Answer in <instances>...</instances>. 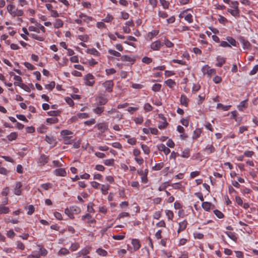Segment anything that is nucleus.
I'll return each instance as SVG.
<instances>
[{"instance_id": "nucleus-1", "label": "nucleus", "mask_w": 258, "mask_h": 258, "mask_svg": "<svg viewBox=\"0 0 258 258\" xmlns=\"http://www.w3.org/2000/svg\"><path fill=\"white\" fill-rule=\"evenodd\" d=\"M227 4H229L230 8L227 9V12L229 13L232 16L236 18H239L240 16V10L239 9V3L236 1H230V0H223Z\"/></svg>"}, {"instance_id": "nucleus-34", "label": "nucleus", "mask_w": 258, "mask_h": 258, "mask_svg": "<svg viewBox=\"0 0 258 258\" xmlns=\"http://www.w3.org/2000/svg\"><path fill=\"white\" fill-rule=\"evenodd\" d=\"M73 138L72 136L63 137L64 143L67 145L72 144L74 141Z\"/></svg>"}, {"instance_id": "nucleus-60", "label": "nucleus", "mask_w": 258, "mask_h": 258, "mask_svg": "<svg viewBox=\"0 0 258 258\" xmlns=\"http://www.w3.org/2000/svg\"><path fill=\"white\" fill-rule=\"evenodd\" d=\"M79 247H80L79 244L77 242H75L71 244L70 248H71V251H74L77 250L79 248Z\"/></svg>"}, {"instance_id": "nucleus-53", "label": "nucleus", "mask_w": 258, "mask_h": 258, "mask_svg": "<svg viewBox=\"0 0 258 258\" xmlns=\"http://www.w3.org/2000/svg\"><path fill=\"white\" fill-rule=\"evenodd\" d=\"M162 85L160 84H155L152 87V90L154 92H158L161 90Z\"/></svg>"}, {"instance_id": "nucleus-26", "label": "nucleus", "mask_w": 258, "mask_h": 258, "mask_svg": "<svg viewBox=\"0 0 258 258\" xmlns=\"http://www.w3.org/2000/svg\"><path fill=\"white\" fill-rule=\"evenodd\" d=\"M98 129L102 133L104 132L108 128V125L106 123L102 122L97 124Z\"/></svg>"}, {"instance_id": "nucleus-36", "label": "nucleus", "mask_w": 258, "mask_h": 258, "mask_svg": "<svg viewBox=\"0 0 258 258\" xmlns=\"http://www.w3.org/2000/svg\"><path fill=\"white\" fill-rule=\"evenodd\" d=\"M104 110V107L101 106H97V107L93 109V112L98 115L101 114L103 112Z\"/></svg>"}, {"instance_id": "nucleus-59", "label": "nucleus", "mask_w": 258, "mask_h": 258, "mask_svg": "<svg viewBox=\"0 0 258 258\" xmlns=\"http://www.w3.org/2000/svg\"><path fill=\"white\" fill-rule=\"evenodd\" d=\"M184 18L189 23H191L193 22L192 16L191 14H187Z\"/></svg>"}, {"instance_id": "nucleus-57", "label": "nucleus", "mask_w": 258, "mask_h": 258, "mask_svg": "<svg viewBox=\"0 0 258 258\" xmlns=\"http://www.w3.org/2000/svg\"><path fill=\"white\" fill-rule=\"evenodd\" d=\"M144 109L145 112H150L152 110L153 107L149 103H146L145 104L144 106Z\"/></svg>"}, {"instance_id": "nucleus-15", "label": "nucleus", "mask_w": 258, "mask_h": 258, "mask_svg": "<svg viewBox=\"0 0 258 258\" xmlns=\"http://www.w3.org/2000/svg\"><path fill=\"white\" fill-rule=\"evenodd\" d=\"M132 244L133 245L134 250L135 251L139 250L141 246V243L140 240L139 239H136V238H134V239H132Z\"/></svg>"}, {"instance_id": "nucleus-23", "label": "nucleus", "mask_w": 258, "mask_h": 258, "mask_svg": "<svg viewBox=\"0 0 258 258\" xmlns=\"http://www.w3.org/2000/svg\"><path fill=\"white\" fill-rule=\"evenodd\" d=\"M189 99L185 95H181L180 97V102L182 105L187 107L188 105Z\"/></svg>"}, {"instance_id": "nucleus-29", "label": "nucleus", "mask_w": 258, "mask_h": 258, "mask_svg": "<svg viewBox=\"0 0 258 258\" xmlns=\"http://www.w3.org/2000/svg\"><path fill=\"white\" fill-rule=\"evenodd\" d=\"M231 107V105H224L222 103H218L217 105V108L222 109L223 111H228Z\"/></svg>"}, {"instance_id": "nucleus-46", "label": "nucleus", "mask_w": 258, "mask_h": 258, "mask_svg": "<svg viewBox=\"0 0 258 258\" xmlns=\"http://www.w3.org/2000/svg\"><path fill=\"white\" fill-rule=\"evenodd\" d=\"M165 214L167 217H168V219L169 220H172L174 217V214L173 212L169 210H165Z\"/></svg>"}, {"instance_id": "nucleus-3", "label": "nucleus", "mask_w": 258, "mask_h": 258, "mask_svg": "<svg viewBox=\"0 0 258 258\" xmlns=\"http://www.w3.org/2000/svg\"><path fill=\"white\" fill-rule=\"evenodd\" d=\"M39 250H34L31 254L28 256L29 258H39L41 256L47 255L48 251L42 245H38Z\"/></svg>"}, {"instance_id": "nucleus-20", "label": "nucleus", "mask_w": 258, "mask_h": 258, "mask_svg": "<svg viewBox=\"0 0 258 258\" xmlns=\"http://www.w3.org/2000/svg\"><path fill=\"white\" fill-rule=\"evenodd\" d=\"M53 173L56 176H65L67 175L65 169L61 168L56 169Z\"/></svg>"}, {"instance_id": "nucleus-51", "label": "nucleus", "mask_w": 258, "mask_h": 258, "mask_svg": "<svg viewBox=\"0 0 258 258\" xmlns=\"http://www.w3.org/2000/svg\"><path fill=\"white\" fill-rule=\"evenodd\" d=\"M94 204L92 203V202H90L89 203L88 205H87V211L89 213H95V210L93 208V206H94Z\"/></svg>"}, {"instance_id": "nucleus-44", "label": "nucleus", "mask_w": 258, "mask_h": 258, "mask_svg": "<svg viewBox=\"0 0 258 258\" xmlns=\"http://www.w3.org/2000/svg\"><path fill=\"white\" fill-rule=\"evenodd\" d=\"M134 121L136 124H141L143 122L144 118L142 115H139L138 117L134 118Z\"/></svg>"}, {"instance_id": "nucleus-42", "label": "nucleus", "mask_w": 258, "mask_h": 258, "mask_svg": "<svg viewBox=\"0 0 258 258\" xmlns=\"http://www.w3.org/2000/svg\"><path fill=\"white\" fill-rule=\"evenodd\" d=\"M170 185V183L169 182L166 181L163 182L158 188L159 191H164L166 190V188Z\"/></svg>"}, {"instance_id": "nucleus-38", "label": "nucleus", "mask_w": 258, "mask_h": 258, "mask_svg": "<svg viewBox=\"0 0 258 258\" xmlns=\"http://www.w3.org/2000/svg\"><path fill=\"white\" fill-rule=\"evenodd\" d=\"M190 149L189 148H186L182 151L181 156L183 158H188L190 156Z\"/></svg>"}, {"instance_id": "nucleus-41", "label": "nucleus", "mask_w": 258, "mask_h": 258, "mask_svg": "<svg viewBox=\"0 0 258 258\" xmlns=\"http://www.w3.org/2000/svg\"><path fill=\"white\" fill-rule=\"evenodd\" d=\"M164 83L170 88H173L176 84L175 82L171 79L167 80Z\"/></svg>"}, {"instance_id": "nucleus-24", "label": "nucleus", "mask_w": 258, "mask_h": 258, "mask_svg": "<svg viewBox=\"0 0 258 258\" xmlns=\"http://www.w3.org/2000/svg\"><path fill=\"white\" fill-rule=\"evenodd\" d=\"M86 52L95 56H99L100 55V52L94 48L87 49Z\"/></svg>"}, {"instance_id": "nucleus-16", "label": "nucleus", "mask_w": 258, "mask_h": 258, "mask_svg": "<svg viewBox=\"0 0 258 258\" xmlns=\"http://www.w3.org/2000/svg\"><path fill=\"white\" fill-rule=\"evenodd\" d=\"M22 184L20 182H17L16 183L15 187L14 190V193L17 196H20L22 193L21 187Z\"/></svg>"}, {"instance_id": "nucleus-9", "label": "nucleus", "mask_w": 258, "mask_h": 258, "mask_svg": "<svg viewBox=\"0 0 258 258\" xmlns=\"http://www.w3.org/2000/svg\"><path fill=\"white\" fill-rule=\"evenodd\" d=\"M163 45V43L158 40L152 42L150 45V48L154 51H157L160 50Z\"/></svg>"}, {"instance_id": "nucleus-33", "label": "nucleus", "mask_w": 258, "mask_h": 258, "mask_svg": "<svg viewBox=\"0 0 258 258\" xmlns=\"http://www.w3.org/2000/svg\"><path fill=\"white\" fill-rule=\"evenodd\" d=\"M226 234L232 240L236 241L237 239V237L236 234L234 232L231 231H226L225 232Z\"/></svg>"}, {"instance_id": "nucleus-40", "label": "nucleus", "mask_w": 258, "mask_h": 258, "mask_svg": "<svg viewBox=\"0 0 258 258\" xmlns=\"http://www.w3.org/2000/svg\"><path fill=\"white\" fill-rule=\"evenodd\" d=\"M164 167L163 162L156 163L155 166L152 167V170L154 171H158L161 170Z\"/></svg>"}, {"instance_id": "nucleus-49", "label": "nucleus", "mask_w": 258, "mask_h": 258, "mask_svg": "<svg viewBox=\"0 0 258 258\" xmlns=\"http://www.w3.org/2000/svg\"><path fill=\"white\" fill-rule=\"evenodd\" d=\"M96 252L101 256H106L107 254V252L105 250L99 248L96 250Z\"/></svg>"}, {"instance_id": "nucleus-39", "label": "nucleus", "mask_w": 258, "mask_h": 258, "mask_svg": "<svg viewBox=\"0 0 258 258\" xmlns=\"http://www.w3.org/2000/svg\"><path fill=\"white\" fill-rule=\"evenodd\" d=\"M18 137V134L16 132H12L10 135L7 136V138L10 141H12L17 139Z\"/></svg>"}, {"instance_id": "nucleus-32", "label": "nucleus", "mask_w": 258, "mask_h": 258, "mask_svg": "<svg viewBox=\"0 0 258 258\" xmlns=\"http://www.w3.org/2000/svg\"><path fill=\"white\" fill-rule=\"evenodd\" d=\"M202 133V130L201 128H196L195 131L194 132L193 136H192V139L194 140H196L198 138H199L201 134Z\"/></svg>"}, {"instance_id": "nucleus-63", "label": "nucleus", "mask_w": 258, "mask_h": 258, "mask_svg": "<svg viewBox=\"0 0 258 258\" xmlns=\"http://www.w3.org/2000/svg\"><path fill=\"white\" fill-rule=\"evenodd\" d=\"M215 215L219 219H221L224 217V214L219 210H215L214 211Z\"/></svg>"}, {"instance_id": "nucleus-2", "label": "nucleus", "mask_w": 258, "mask_h": 258, "mask_svg": "<svg viewBox=\"0 0 258 258\" xmlns=\"http://www.w3.org/2000/svg\"><path fill=\"white\" fill-rule=\"evenodd\" d=\"M81 212V208L75 205L68 207L64 210L65 214L71 219H74V215L80 214Z\"/></svg>"}, {"instance_id": "nucleus-4", "label": "nucleus", "mask_w": 258, "mask_h": 258, "mask_svg": "<svg viewBox=\"0 0 258 258\" xmlns=\"http://www.w3.org/2000/svg\"><path fill=\"white\" fill-rule=\"evenodd\" d=\"M7 11L13 17H20L23 15V11L21 10L16 9L13 5H9L7 6Z\"/></svg>"}, {"instance_id": "nucleus-8", "label": "nucleus", "mask_w": 258, "mask_h": 258, "mask_svg": "<svg viewBox=\"0 0 258 258\" xmlns=\"http://www.w3.org/2000/svg\"><path fill=\"white\" fill-rule=\"evenodd\" d=\"M102 86L105 88V90L109 93L113 91L114 83L113 80H107L102 83Z\"/></svg>"}, {"instance_id": "nucleus-11", "label": "nucleus", "mask_w": 258, "mask_h": 258, "mask_svg": "<svg viewBox=\"0 0 258 258\" xmlns=\"http://www.w3.org/2000/svg\"><path fill=\"white\" fill-rule=\"evenodd\" d=\"M78 17L79 18L82 19L83 23H85L87 24H89L93 19V18L92 17L87 16L86 14H83L82 13H80Z\"/></svg>"}, {"instance_id": "nucleus-50", "label": "nucleus", "mask_w": 258, "mask_h": 258, "mask_svg": "<svg viewBox=\"0 0 258 258\" xmlns=\"http://www.w3.org/2000/svg\"><path fill=\"white\" fill-rule=\"evenodd\" d=\"M114 160L113 159H106L103 161V163L106 166H113Z\"/></svg>"}, {"instance_id": "nucleus-48", "label": "nucleus", "mask_w": 258, "mask_h": 258, "mask_svg": "<svg viewBox=\"0 0 258 258\" xmlns=\"http://www.w3.org/2000/svg\"><path fill=\"white\" fill-rule=\"evenodd\" d=\"M141 148L145 154H149L150 152V150L149 147L147 145L145 144H142Z\"/></svg>"}, {"instance_id": "nucleus-7", "label": "nucleus", "mask_w": 258, "mask_h": 258, "mask_svg": "<svg viewBox=\"0 0 258 258\" xmlns=\"http://www.w3.org/2000/svg\"><path fill=\"white\" fill-rule=\"evenodd\" d=\"M22 31L24 34L29 35L31 38H33L35 40H38L40 41H43L45 39V37H44V36H42V35H38L37 34H34V33H31V34H29L27 28L25 27L22 28Z\"/></svg>"}, {"instance_id": "nucleus-27", "label": "nucleus", "mask_w": 258, "mask_h": 258, "mask_svg": "<svg viewBox=\"0 0 258 258\" xmlns=\"http://www.w3.org/2000/svg\"><path fill=\"white\" fill-rule=\"evenodd\" d=\"M204 151L208 155L214 153L215 151V148L212 145H208L204 149Z\"/></svg>"}, {"instance_id": "nucleus-54", "label": "nucleus", "mask_w": 258, "mask_h": 258, "mask_svg": "<svg viewBox=\"0 0 258 258\" xmlns=\"http://www.w3.org/2000/svg\"><path fill=\"white\" fill-rule=\"evenodd\" d=\"M160 4L164 9H168L169 6V3L166 0H159Z\"/></svg>"}, {"instance_id": "nucleus-22", "label": "nucleus", "mask_w": 258, "mask_h": 258, "mask_svg": "<svg viewBox=\"0 0 258 258\" xmlns=\"http://www.w3.org/2000/svg\"><path fill=\"white\" fill-rule=\"evenodd\" d=\"M216 60L218 62L216 64V66L221 67L226 62V58L218 55L216 57Z\"/></svg>"}, {"instance_id": "nucleus-37", "label": "nucleus", "mask_w": 258, "mask_h": 258, "mask_svg": "<svg viewBox=\"0 0 258 258\" xmlns=\"http://www.w3.org/2000/svg\"><path fill=\"white\" fill-rule=\"evenodd\" d=\"M110 188V185L109 184H102L101 185V190L102 194L106 195L108 193V190Z\"/></svg>"}, {"instance_id": "nucleus-28", "label": "nucleus", "mask_w": 258, "mask_h": 258, "mask_svg": "<svg viewBox=\"0 0 258 258\" xmlns=\"http://www.w3.org/2000/svg\"><path fill=\"white\" fill-rule=\"evenodd\" d=\"M240 42L242 44V47L243 49H249L250 48V47L251 46V44L248 40H246L244 39V38H242L240 40Z\"/></svg>"}, {"instance_id": "nucleus-58", "label": "nucleus", "mask_w": 258, "mask_h": 258, "mask_svg": "<svg viewBox=\"0 0 258 258\" xmlns=\"http://www.w3.org/2000/svg\"><path fill=\"white\" fill-rule=\"evenodd\" d=\"M108 53L112 55L115 57H120L121 56V54L119 52H118L114 50H113V49H109Z\"/></svg>"}, {"instance_id": "nucleus-18", "label": "nucleus", "mask_w": 258, "mask_h": 258, "mask_svg": "<svg viewBox=\"0 0 258 258\" xmlns=\"http://www.w3.org/2000/svg\"><path fill=\"white\" fill-rule=\"evenodd\" d=\"M188 223L186 220H184L178 223L179 227L177 230V233L178 234L180 233L181 231H184Z\"/></svg>"}, {"instance_id": "nucleus-47", "label": "nucleus", "mask_w": 258, "mask_h": 258, "mask_svg": "<svg viewBox=\"0 0 258 258\" xmlns=\"http://www.w3.org/2000/svg\"><path fill=\"white\" fill-rule=\"evenodd\" d=\"M159 34V30H154L148 33V37L150 40H151L154 37H155Z\"/></svg>"}, {"instance_id": "nucleus-5", "label": "nucleus", "mask_w": 258, "mask_h": 258, "mask_svg": "<svg viewBox=\"0 0 258 258\" xmlns=\"http://www.w3.org/2000/svg\"><path fill=\"white\" fill-rule=\"evenodd\" d=\"M202 72L203 74L207 75L208 77H211L216 74V71L214 69H212L208 65H205L202 68Z\"/></svg>"}, {"instance_id": "nucleus-31", "label": "nucleus", "mask_w": 258, "mask_h": 258, "mask_svg": "<svg viewBox=\"0 0 258 258\" xmlns=\"http://www.w3.org/2000/svg\"><path fill=\"white\" fill-rule=\"evenodd\" d=\"M63 22L60 19H56L55 22L53 24L54 27L56 29L62 27L63 26Z\"/></svg>"}, {"instance_id": "nucleus-55", "label": "nucleus", "mask_w": 258, "mask_h": 258, "mask_svg": "<svg viewBox=\"0 0 258 258\" xmlns=\"http://www.w3.org/2000/svg\"><path fill=\"white\" fill-rule=\"evenodd\" d=\"M69 253V251L66 248H61L58 251V254L60 255H64Z\"/></svg>"}, {"instance_id": "nucleus-45", "label": "nucleus", "mask_w": 258, "mask_h": 258, "mask_svg": "<svg viewBox=\"0 0 258 258\" xmlns=\"http://www.w3.org/2000/svg\"><path fill=\"white\" fill-rule=\"evenodd\" d=\"M58 118L55 117L48 118L46 119L47 123H49V124L56 123L58 122Z\"/></svg>"}, {"instance_id": "nucleus-10", "label": "nucleus", "mask_w": 258, "mask_h": 258, "mask_svg": "<svg viewBox=\"0 0 258 258\" xmlns=\"http://www.w3.org/2000/svg\"><path fill=\"white\" fill-rule=\"evenodd\" d=\"M49 160V156H46L44 154L41 155V156H40V157L38 159V165L39 166L44 165L45 164H46L48 162Z\"/></svg>"}, {"instance_id": "nucleus-12", "label": "nucleus", "mask_w": 258, "mask_h": 258, "mask_svg": "<svg viewBox=\"0 0 258 258\" xmlns=\"http://www.w3.org/2000/svg\"><path fill=\"white\" fill-rule=\"evenodd\" d=\"M158 117L163 121L162 123L158 125V128L160 130H163L166 128L168 125V123L166 121V118L162 114H159Z\"/></svg>"}, {"instance_id": "nucleus-13", "label": "nucleus", "mask_w": 258, "mask_h": 258, "mask_svg": "<svg viewBox=\"0 0 258 258\" xmlns=\"http://www.w3.org/2000/svg\"><path fill=\"white\" fill-rule=\"evenodd\" d=\"M91 249V247L89 246L84 247L77 253V257H81L82 256H87L86 255L90 253Z\"/></svg>"}, {"instance_id": "nucleus-35", "label": "nucleus", "mask_w": 258, "mask_h": 258, "mask_svg": "<svg viewBox=\"0 0 258 258\" xmlns=\"http://www.w3.org/2000/svg\"><path fill=\"white\" fill-rule=\"evenodd\" d=\"M226 40L227 41V42L230 45V46L231 45H232L233 46H237V42L232 37H229V36L227 37H226Z\"/></svg>"}, {"instance_id": "nucleus-56", "label": "nucleus", "mask_w": 258, "mask_h": 258, "mask_svg": "<svg viewBox=\"0 0 258 258\" xmlns=\"http://www.w3.org/2000/svg\"><path fill=\"white\" fill-rule=\"evenodd\" d=\"M218 21L220 23L225 25L228 22V20L222 15H219L218 17Z\"/></svg>"}, {"instance_id": "nucleus-17", "label": "nucleus", "mask_w": 258, "mask_h": 258, "mask_svg": "<svg viewBox=\"0 0 258 258\" xmlns=\"http://www.w3.org/2000/svg\"><path fill=\"white\" fill-rule=\"evenodd\" d=\"M157 148L159 151L163 152L166 155L169 154L170 152V150L163 144L158 145L157 146Z\"/></svg>"}, {"instance_id": "nucleus-19", "label": "nucleus", "mask_w": 258, "mask_h": 258, "mask_svg": "<svg viewBox=\"0 0 258 258\" xmlns=\"http://www.w3.org/2000/svg\"><path fill=\"white\" fill-rule=\"evenodd\" d=\"M247 99L241 101L239 104L237 106V109L240 111H243L248 107V104L247 103Z\"/></svg>"}, {"instance_id": "nucleus-30", "label": "nucleus", "mask_w": 258, "mask_h": 258, "mask_svg": "<svg viewBox=\"0 0 258 258\" xmlns=\"http://www.w3.org/2000/svg\"><path fill=\"white\" fill-rule=\"evenodd\" d=\"M14 85L19 86L21 88L24 90L25 91L30 92V88L26 84L23 83L21 84H18V82H15L14 83Z\"/></svg>"}, {"instance_id": "nucleus-6", "label": "nucleus", "mask_w": 258, "mask_h": 258, "mask_svg": "<svg viewBox=\"0 0 258 258\" xmlns=\"http://www.w3.org/2000/svg\"><path fill=\"white\" fill-rule=\"evenodd\" d=\"M95 78L93 75L88 74L84 77L85 84L87 86H92L95 83Z\"/></svg>"}, {"instance_id": "nucleus-64", "label": "nucleus", "mask_w": 258, "mask_h": 258, "mask_svg": "<svg viewBox=\"0 0 258 258\" xmlns=\"http://www.w3.org/2000/svg\"><path fill=\"white\" fill-rule=\"evenodd\" d=\"M164 44L168 48L173 47L174 46V44L168 39H165Z\"/></svg>"}, {"instance_id": "nucleus-43", "label": "nucleus", "mask_w": 258, "mask_h": 258, "mask_svg": "<svg viewBox=\"0 0 258 258\" xmlns=\"http://www.w3.org/2000/svg\"><path fill=\"white\" fill-rule=\"evenodd\" d=\"M10 212L9 208L3 205H0V214H8Z\"/></svg>"}, {"instance_id": "nucleus-25", "label": "nucleus", "mask_w": 258, "mask_h": 258, "mask_svg": "<svg viewBox=\"0 0 258 258\" xmlns=\"http://www.w3.org/2000/svg\"><path fill=\"white\" fill-rule=\"evenodd\" d=\"M202 207L205 211H209L211 209L212 207H214V205L210 202H203Z\"/></svg>"}, {"instance_id": "nucleus-52", "label": "nucleus", "mask_w": 258, "mask_h": 258, "mask_svg": "<svg viewBox=\"0 0 258 258\" xmlns=\"http://www.w3.org/2000/svg\"><path fill=\"white\" fill-rule=\"evenodd\" d=\"M113 19L114 18L111 15L108 14L106 17L102 20V21L106 23H110L113 20Z\"/></svg>"}, {"instance_id": "nucleus-62", "label": "nucleus", "mask_w": 258, "mask_h": 258, "mask_svg": "<svg viewBox=\"0 0 258 258\" xmlns=\"http://www.w3.org/2000/svg\"><path fill=\"white\" fill-rule=\"evenodd\" d=\"M27 209L28 210V211L27 212V214L28 215H32L35 211V208H34V206L32 205H29L27 207Z\"/></svg>"}, {"instance_id": "nucleus-21", "label": "nucleus", "mask_w": 258, "mask_h": 258, "mask_svg": "<svg viewBox=\"0 0 258 258\" xmlns=\"http://www.w3.org/2000/svg\"><path fill=\"white\" fill-rule=\"evenodd\" d=\"M96 100L97 101V104L101 106L106 104L108 102L107 98L102 96L97 97Z\"/></svg>"}, {"instance_id": "nucleus-14", "label": "nucleus", "mask_w": 258, "mask_h": 258, "mask_svg": "<svg viewBox=\"0 0 258 258\" xmlns=\"http://www.w3.org/2000/svg\"><path fill=\"white\" fill-rule=\"evenodd\" d=\"M81 219L83 221L87 220V223L89 224H94L96 223V220L92 218V217L90 213H87L85 215H83Z\"/></svg>"}, {"instance_id": "nucleus-61", "label": "nucleus", "mask_w": 258, "mask_h": 258, "mask_svg": "<svg viewBox=\"0 0 258 258\" xmlns=\"http://www.w3.org/2000/svg\"><path fill=\"white\" fill-rule=\"evenodd\" d=\"M158 16L161 18L164 19L167 18L168 16V14L164 11H158Z\"/></svg>"}]
</instances>
